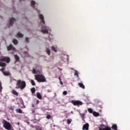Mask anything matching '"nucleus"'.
<instances>
[{
  "label": "nucleus",
  "instance_id": "39448f33",
  "mask_svg": "<svg viewBox=\"0 0 130 130\" xmlns=\"http://www.w3.org/2000/svg\"><path fill=\"white\" fill-rule=\"evenodd\" d=\"M10 58L8 57H3L0 58V67H6V63L2 61H6V62H10Z\"/></svg>",
  "mask_w": 130,
  "mask_h": 130
},
{
  "label": "nucleus",
  "instance_id": "4468645a",
  "mask_svg": "<svg viewBox=\"0 0 130 130\" xmlns=\"http://www.w3.org/2000/svg\"><path fill=\"white\" fill-rule=\"evenodd\" d=\"M79 114H80L82 120H83L84 121H85V119H84V118L85 117V116L86 115V114L85 113H83L82 114L81 113V112H79Z\"/></svg>",
  "mask_w": 130,
  "mask_h": 130
},
{
  "label": "nucleus",
  "instance_id": "c756f323",
  "mask_svg": "<svg viewBox=\"0 0 130 130\" xmlns=\"http://www.w3.org/2000/svg\"><path fill=\"white\" fill-rule=\"evenodd\" d=\"M2 90H3V86H2V84L0 83V93L2 92Z\"/></svg>",
  "mask_w": 130,
  "mask_h": 130
},
{
  "label": "nucleus",
  "instance_id": "a878e982",
  "mask_svg": "<svg viewBox=\"0 0 130 130\" xmlns=\"http://www.w3.org/2000/svg\"><path fill=\"white\" fill-rule=\"evenodd\" d=\"M31 92L32 93H35V88H32L31 89Z\"/></svg>",
  "mask_w": 130,
  "mask_h": 130
},
{
  "label": "nucleus",
  "instance_id": "4be33fe9",
  "mask_svg": "<svg viewBox=\"0 0 130 130\" xmlns=\"http://www.w3.org/2000/svg\"><path fill=\"white\" fill-rule=\"evenodd\" d=\"M16 111L18 113H22V110L21 109H16Z\"/></svg>",
  "mask_w": 130,
  "mask_h": 130
},
{
  "label": "nucleus",
  "instance_id": "e433bc0d",
  "mask_svg": "<svg viewBox=\"0 0 130 130\" xmlns=\"http://www.w3.org/2000/svg\"><path fill=\"white\" fill-rule=\"evenodd\" d=\"M32 113H35V111L34 110H32Z\"/></svg>",
  "mask_w": 130,
  "mask_h": 130
},
{
  "label": "nucleus",
  "instance_id": "c9c22d12",
  "mask_svg": "<svg viewBox=\"0 0 130 130\" xmlns=\"http://www.w3.org/2000/svg\"><path fill=\"white\" fill-rule=\"evenodd\" d=\"M39 102H40L39 100H38L37 101V104H38L39 103Z\"/></svg>",
  "mask_w": 130,
  "mask_h": 130
},
{
  "label": "nucleus",
  "instance_id": "aec40b11",
  "mask_svg": "<svg viewBox=\"0 0 130 130\" xmlns=\"http://www.w3.org/2000/svg\"><path fill=\"white\" fill-rule=\"evenodd\" d=\"M12 93L14 94V95H16V96H18V92L15 90H13Z\"/></svg>",
  "mask_w": 130,
  "mask_h": 130
},
{
  "label": "nucleus",
  "instance_id": "7ed1b4c3",
  "mask_svg": "<svg viewBox=\"0 0 130 130\" xmlns=\"http://www.w3.org/2000/svg\"><path fill=\"white\" fill-rule=\"evenodd\" d=\"M35 79L38 82H46V79L45 78V77L42 75H35Z\"/></svg>",
  "mask_w": 130,
  "mask_h": 130
},
{
  "label": "nucleus",
  "instance_id": "9d476101",
  "mask_svg": "<svg viewBox=\"0 0 130 130\" xmlns=\"http://www.w3.org/2000/svg\"><path fill=\"white\" fill-rule=\"evenodd\" d=\"M0 71H1V72H2L3 73V74H4V75L5 76H9V75H10V73L9 72H5V68H3L2 69H1L0 70Z\"/></svg>",
  "mask_w": 130,
  "mask_h": 130
},
{
  "label": "nucleus",
  "instance_id": "423d86ee",
  "mask_svg": "<svg viewBox=\"0 0 130 130\" xmlns=\"http://www.w3.org/2000/svg\"><path fill=\"white\" fill-rule=\"evenodd\" d=\"M42 71V68L41 67L37 68L36 69L35 68H33V70L32 71V74H37L39 73V74L41 73V72Z\"/></svg>",
  "mask_w": 130,
  "mask_h": 130
},
{
  "label": "nucleus",
  "instance_id": "412c9836",
  "mask_svg": "<svg viewBox=\"0 0 130 130\" xmlns=\"http://www.w3.org/2000/svg\"><path fill=\"white\" fill-rule=\"evenodd\" d=\"M30 83H31L32 86H35L36 84H35V82L34 81V80L31 79Z\"/></svg>",
  "mask_w": 130,
  "mask_h": 130
},
{
  "label": "nucleus",
  "instance_id": "bb28decb",
  "mask_svg": "<svg viewBox=\"0 0 130 130\" xmlns=\"http://www.w3.org/2000/svg\"><path fill=\"white\" fill-rule=\"evenodd\" d=\"M15 59H16V60H19L20 59V58L17 55H15Z\"/></svg>",
  "mask_w": 130,
  "mask_h": 130
},
{
  "label": "nucleus",
  "instance_id": "6ab92c4d",
  "mask_svg": "<svg viewBox=\"0 0 130 130\" xmlns=\"http://www.w3.org/2000/svg\"><path fill=\"white\" fill-rule=\"evenodd\" d=\"M51 49H52V50L53 51H54V52H56V51H57V50L56 49V48H55V47H54V46H52Z\"/></svg>",
  "mask_w": 130,
  "mask_h": 130
},
{
  "label": "nucleus",
  "instance_id": "473e14b6",
  "mask_svg": "<svg viewBox=\"0 0 130 130\" xmlns=\"http://www.w3.org/2000/svg\"><path fill=\"white\" fill-rule=\"evenodd\" d=\"M67 94H68V92H67V91H64L63 92V95H67Z\"/></svg>",
  "mask_w": 130,
  "mask_h": 130
},
{
  "label": "nucleus",
  "instance_id": "f8f14e48",
  "mask_svg": "<svg viewBox=\"0 0 130 130\" xmlns=\"http://www.w3.org/2000/svg\"><path fill=\"white\" fill-rule=\"evenodd\" d=\"M7 49H8V50H13V51H15V50H16V49L15 48H14V47H13L12 45H9L7 47Z\"/></svg>",
  "mask_w": 130,
  "mask_h": 130
},
{
  "label": "nucleus",
  "instance_id": "cd10ccee",
  "mask_svg": "<svg viewBox=\"0 0 130 130\" xmlns=\"http://www.w3.org/2000/svg\"><path fill=\"white\" fill-rule=\"evenodd\" d=\"M71 122H72V119H71V120H70L69 119H67V123H68V124H70Z\"/></svg>",
  "mask_w": 130,
  "mask_h": 130
},
{
  "label": "nucleus",
  "instance_id": "7c9ffc66",
  "mask_svg": "<svg viewBox=\"0 0 130 130\" xmlns=\"http://www.w3.org/2000/svg\"><path fill=\"white\" fill-rule=\"evenodd\" d=\"M50 117H51V116H50V115H48L46 116V118H47V119H50Z\"/></svg>",
  "mask_w": 130,
  "mask_h": 130
},
{
  "label": "nucleus",
  "instance_id": "2f4dec72",
  "mask_svg": "<svg viewBox=\"0 0 130 130\" xmlns=\"http://www.w3.org/2000/svg\"><path fill=\"white\" fill-rule=\"evenodd\" d=\"M114 130H117V125L116 124H114Z\"/></svg>",
  "mask_w": 130,
  "mask_h": 130
},
{
  "label": "nucleus",
  "instance_id": "a211bd4d",
  "mask_svg": "<svg viewBox=\"0 0 130 130\" xmlns=\"http://www.w3.org/2000/svg\"><path fill=\"white\" fill-rule=\"evenodd\" d=\"M92 113L94 116H99L100 115L99 113H97L96 112H93Z\"/></svg>",
  "mask_w": 130,
  "mask_h": 130
},
{
  "label": "nucleus",
  "instance_id": "58836bf2",
  "mask_svg": "<svg viewBox=\"0 0 130 130\" xmlns=\"http://www.w3.org/2000/svg\"><path fill=\"white\" fill-rule=\"evenodd\" d=\"M27 53H28V52H25V55H26V56H28V55H27Z\"/></svg>",
  "mask_w": 130,
  "mask_h": 130
},
{
  "label": "nucleus",
  "instance_id": "4c0bfd02",
  "mask_svg": "<svg viewBox=\"0 0 130 130\" xmlns=\"http://www.w3.org/2000/svg\"><path fill=\"white\" fill-rule=\"evenodd\" d=\"M58 79H59V82H60V81H61V79H60V77H58Z\"/></svg>",
  "mask_w": 130,
  "mask_h": 130
},
{
  "label": "nucleus",
  "instance_id": "5701e85b",
  "mask_svg": "<svg viewBox=\"0 0 130 130\" xmlns=\"http://www.w3.org/2000/svg\"><path fill=\"white\" fill-rule=\"evenodd\" d=\"M74 75H75V76H77V77H78V78H79V72L77 70H75Z\"/></svg>",
  "mask_w": 130,
  "mask_h": 130
},
{
  "label": "nucleus",
  "instance_id": "79ce46f5",
  "mask_svg": "<svg viewBox=\"0 0 130 130\" xmlns=\"http://www.w3.org/2000/svg\"><path fill=\"white\" fill-rule=\"evenodd\" d=\"M71 113H72V114H73V111H72V112H71Z\"/></svg>",
  "mask_w": 130,
  "mask_h": 130
},
{
  "label": "nucleus",
  "instance_id": "c03bdc74",
  "mask_svg": "<svg viewBox=\"0 0 130 130\" xmlns=\"http://www.w3.org/2000/svg\"><path fill=\"white\" fill-rule=\"evenodd\" d=\"M40 130H42V129H40Z\"/></svg>",
  "mask_w": 130,
  "mask_h": 130
},
{
  "label": "nucleus",
  "instance_id": "72a5a7b5",
  "mask_svg": "<svg viewBox=\"0 0 130 130\" xmlns=\"http://www.w3.org/2000/svg\"><path fill=\"white\" fill-rule=\"evenodd\" d=\"M60 85H63V83H62V81H61V80L60 81Z\"/></svg>",
  "mask_w": 130,
  "mask_h": 130
},
{
  "label": "nucleus",
  "instance_id": "f704fd0d",
  "mask_svg": "<svg viewBox=\"0 0 130 130\" xmlns=\"http://www.w3.org/2000/svg\"><path fill=\"white\" fill-rule=\"evenodd\" d=\"M112 128H113V129H114V124L112 125Z\"/></svg>",
  "mask_w": 130,
  "mask_h": 130
},
{
  "label": "nucleus",
  "instance_id": "ddd939ff",
  "mask_svg": "<svg viewBox=\"0 0 130 130\" xmlns=\"http://www.w3.org/2000/svg\"><path fill=\"white\" fill-rule=\"evenodd\" d=\"M23 36H24V35H23L21 32H18L16 37L17 38H22V37H23Z\"/></svg>",
  "mask_w": 130,
  "mask_h": 130
},
{
  "label": "nucleus",
  "instance_id": "37998d69",
  "mask_svg": "<svg viewBox=\"0 0 130 130\" xmlns=\"http://www.w3.org/2000/svg\"><path fill=\"white\" fill-rule=\"evenodd\" d=\"M65 56H68V55H65Z\"/></svg>",
  "mask_w": 130,
  "mask_h": 130
},
{
  "label": "nucleus",
  "instance_id": "dca6fc26",
  "mask_svg": "<svg viewBox=\"0 0 130 130\" xmlns=\"http://www.w3.org/2000/svg\"><path fill=\"white\" fill-rule=\"evenodd\" d=\"M78 85L79 87L82 88V89H85V86L84 85V84H83V83H79Z\"/></svg>",
  "mask_w": 130,
  "mask_h": 130
},
{
  "label": "nucleus",
  "instance_id": "6e6552de",
  "mask_svg": "<svg viewBox=\"0 0 130 130\" xmlns=\"http://www.w3.org/2000/svg\"><path fill=\"white\" fill-rule=\"evenodd\" d=\"M99 130H111V128L105 125H101V127H99Z\"/></svg>",
  "mask_w": 130,
  "mask_h": 130
},
{
  "label": "nucleus",
  "instance_id": "f257e3e1",
  "mask_svg": "<svg viewBox=\"0 0 130 130\" xmlns=\"http://www.w3.org/2000/svg\"><path fill=\"white\" fill-rule=\"evenodd\" d=\"M31 6L33 9L37 10L38 13H39V18L41 20L39 26L41 27V32L43 33V34H48L49 32H51V28L50 27L45 25V20H44V16L43 14H40V10H37V8L36 7V2L34 1H31L30 2Z\"/></svg>",
  "mask_w": 130,
  "mask_h": 130
},
{
  "label": "nucleus",
  "instance_id": "f03ea898",
  "mask_svg": "<svg viewBox=\"0 0 130 130\" xmlns=\"http://www.w3.org/2000/svg\"><path fill=\"white\" fill-rule=\"evenodd\" d=\"M15 89H20L21 90H23L26 88V82L24 81H22L21 79H19L16 81Z\"/></svg>",
  "mask_w": 130,
  "mask_h": 130
},
{
  "label": "nucleus",
  "instance_id": "c85d7f7f",
  "mask_svg": "<svg viewBox=\"0 0 130 130\" xmlns=\"http://www.w3.org/2000/svg\"><path fill=\"white\" fill-rule=\"evenodd\" d=\"M25 42H26V43H29V38L26 37L25 38Z\"/></svg>",
  "mask_w": 130,
  "mask_h": 130
},
{
  "label": "nucleus",
  "instance_id": "393cba45",
  "mask_svg": "<svg viewBox=\"0 0 130 130\" xmlns=\"http://www.w3.org/2000/svg\"><path fill=\"white\" fill-rule=\"evenodd\" d=\"M88 112H89V113H93V110H92V109L91 108H88L87 109Z\"/></svg>",
  "mask_w": 130,
  "mask_h": 130
},
{
  "label": "nucleus",
  "instance_id": "9b49d317",
  "mask_svg": "<svg viewBox=\"0 0 130 130\" xmlns=\"http://www.w3.org/2000/svg\"><path fill=\"white\" fill-rule=\"evenodd\" d=\"M15 22H16V19H15V18H12L11 19H10V26H13Z\"/></svg>",
  "mask_w": 130,
  "mask_h": 130
},
{
  "label": "nucleus",
  "instance_id": "a19ab883",
  "mask_svg": "<svg viewBox=\"0 0 130 130\" xmlns=\"http://www.w3.org/2000/svg\"><path fill=\"white\" fill-rule=\"evenodd\" d=\"M32 107H35V106H34V105L33 104V105H32Z\"/></svg>",
  "mask_w": 130,
  "mask_h": 130
},
{
  "label": "nucleus",
  "instance_id": "20e7f679",
  "mask_svg": "<svg viewBox=\"0 0 130 130\" xmlns=\"http://www.w3.org/2000/svg\"><path fill=\"white\" fill-rule=\"evenodd\" d=\"M3 126L4 127H5V128H6V129H8V130L13 129V126L11 125V123H10V122L6 121V120H3Z\"/></svg>",
  "mask_w": 130,
  "mask_h": 130
},
{
  "label": "nucleus",
  "instance_id": "ea45409f",
  "mask_svg": "<svg viewBox=\"0 0 130 130\" xmlns=\"http://www.w3.org/2000/svg\"><path fill=\"white\" fill-rule=\"evenodd\" d=\"M17 124H18V125H20V122H17Z\"/></svg>",
  "mask_w": 130,
  "mask_h": 130
},
{
  "label": "nucleus",
  "instance_id": "2eb2a0df",
  "mask_svg": "<svg viewBox=\"0 0 130 130\" xmlns=\"http://www.w3.org/2000/svg\"><path fill=\"white\" fill-rule=\"evenodd\" d=\"M37 97L38 98V99H42V96L39 92L37 93Z\"/></svg>",
  "mask_w": 130,
  "mask_h": 130
},
{
  "label": "nucleus",
  "instance_id": "b1692460",
  "mask_svg": "<svg viewBox=\"0 0 130 130\" xmlns=\"http://www.w3.org/2000/svg\"><path fill=\"white\" fill-rule=\"evenodd\" d=\"M46 51H47V54H48V55H50V50L48 48H47Z\"/></svg>",
  "mask_w": 130,
  "mask_h": 130
},
{
  "label": "nucleus",
  "instance_id": "0eeeda50",
  "mask_svg": "<svg viewBox=\"0 0 130 130\" xmlns=\"http://www.w3.org/2000/svg\"><path fill=\"white\" fill-rule=\"evenodd\" d=\"M72 103L77 106H80V105H83V103L80 101H72Z\"/></svg>",
  "mask_w": 130,
  "mask_h": 130
},
{
  "label": "nucleus",
  "instance_id": "1a4fd4ad",
  "mask_svg": "<svg viewBox=\"0 0 130 130\" xmlns=\"http://www.w3.org/2000/svg\"><path fill=\"white\" fill-rule=\"evenodd\" d=\"M83 130H89V124L86 123V124H84L82 127Z\"/></svg>",
  "mask_w": 130,
  "mask_h": 130
},
{
  "label": "nucleus",
  "instance_id": "f3484780",
  "mask_svg": "<svg viewBox=\"0 0 130 130\" xmlns=\"http://www.w3.org/2000/svg\"><path fill=\"white\" fill-rule=\"evenodd\" d=\"M13 42L14 44H15V45H17V44H18V40H17L16 39H14L13 40Z\"/></svg>",
  "mask_w": 130,
  "mask_h": 130
}]
</instances>
